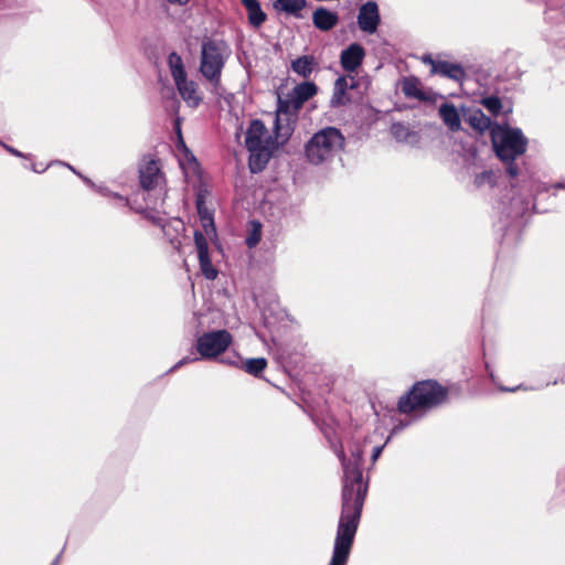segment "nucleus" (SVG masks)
<instances>
[{
    "label": "nucleus",
    "instance_id": "nucleus-8",
    "mask_svg": "<svg viewBox=\"0 0 565 565\" xmlns=\"http://www.w3.org/2000/svg\"><path fill=\"white\" fill-rule=\"evenodd\" d=\"M300 109L301 107H296V102L292 96L287 95L285 98L278 96L273 132L276 136H281L282 143H287L292 136L297 114Z\"/></svg>",
    "mask_w": 565,
    "mask_h": 565
},
{
    "label": "nucleus",
    "instance_id": "nucleus-12",
    "mask_svg": "<svg viewBox=\"0 0 565 565\" xmlns=\"http://www.w3.org/2000/svg\"><path fill=\"white\" fill-rule=\"evenodd\" d=\"M366 51L359 42H353L340 53V65L348 74L355 73L364 62Z\"/></svg>",
    "mask_w": 565,
    "mask_h": 565
},
{
    "label": "nucleus",
    "instance_id": "nucleus-25",
    "mask_svg": "<svg viewBox=\"0 0 565 565\" xmlns=\"http://www.w3.org/2000/svg\"><path fill=\"white\" fill-rule=\"evenodd\" d=\"M391 135L397 142L415 143L418 141V134L412 130L404 122H393L391 126Z\"/></svg>",
    "mask_w": 565,
    "mask_h": 565
},
{
    "label": "nucleus",
    "instance_id": "nucleus-4",
    "mask_svg": "<svg viewBox=\"0 0 565 565\" xmlns=\"http://www.w3.org/2000/svg\"><path fill=\"white\" fill-rule=\"evenodd\" d=\"M447 396L448 390L437 381H419L399 397L397 409L402 414H409L418 409H430L441 405Z\"/></svg>",
    "mask_w": 565,
    "mask_h": 565
},
{
    "label": "nucleus",
    "instance_id": "nucleus-38",
    "mask_svg": "<svg viewBox=\"0 0 565 565\" xmlns=\"http://www.w3.org/2000/svg\"><path fill=\"white\" fill-rule=\"evenodd\" d=\"M260 238H262V234H260V224L257 223V228H254L250 234L247 236L246 238V245L249 247V248H253L255 247L259 242H260Z\"/></svg>",
    "mask_w": 565,
    "mask_h": 565
},
{
    "label": "nucleus",
    "instance_id": "nucleus-17",
    "mask_svg": "<svg viewBox=\"0 0 565 565\" xmlns=\"http://www.w3.org/2000/svg\"><path fill=\"white\" fill-rule=\"evenodd\" d=\"M312 23L316 29L328 32L339 23V14L326 7H318L312 13Z\"/></svg>",
    "mask_w": 565,
    "mask_h": 565
},
{
    "label": "nucleus",
    "instance_id": "nucleus-11",
    "mask_svg": "<svg viewBox=\"0 0 565 565\" xmlns=\"http://www.w3.org/2000/svg\"><path fill=\"white\" fill-rule=\"evenodd\" d=\"M359 29L367 34H374L381 24V14L379 4L374 0L363 3L358 13Z\"/></svg>",
    "mask_w": 565,
    "mask_h": 565
},
{
    "label": "nucleus",
    "instance_id": "nucleus-16",
    "mask_svg": "<svg viewBox=\"0 0 565 565\" xmlns=\"http://www.w3.org/2000/svg\"><path fill=\"white\" fill-rule=\"evenodd\" d=\"M268 130L262 119H253L246 130L245 147L255 149V147L267 145Z\"/></svg>",
    "mask_w": 565,
    "mask_h": 565
},
{
    "label": "nucleus",
    "instance_id": "nucleus-45",
    "mask_svg": "<svg viewBox=\"0 0 565 565\" xmlns=\"http://www.w3.org/2000/svg\"><path fill=\"white\" fill-rule=\"evenodd\" d=\"M51 166H52L51 163H49L46 166L33 163V164H31V170L35 173H42Z\"/></svg>",
    "mask_w": 565,
    "mask_h": 565
},
{
    "label": "nucleus",
    "instance_id": "nucleus-24",
    "mask_svg": "<svg viewBox=\"0 0 565 565\" xmlns=\"http://www.w3.org/2000/svg\"><path fill=\"white\" fill-rule=\"evenodd\" d=\"M546 41L553 55L558 60H565V25L561 24L556 32L546 33Z\"/></svg>",
    "mask_w": 565,
    "mask_h": 565
},
{
    "label": "nucleus",
    "instance_id": "nucleus-36",
    "mask_svg": "<svg viewBox=\"0 0 565 565\" xmlns=\"http://www.w3.org/2000/svg\"><path fill=\"white\" fill-rule=\"evenodd\" d=\"M194 244L198 252V256L210 253L206 236L203 232L199 230L194 231Z\"/></svg>",
    "mask_w": 565,
    "mask_h": 565
},
{
    "label": "nucleus",
    "instance_id": "nucleus-9",
    "mask_svg": "<svg viewBox=\"0 0 565 565\" xmlns=\"http://www.w3.org/2000/svg\"><path fill=\"white\" fill-rule=\"evenodd\" d=\"M281 136H267V145L255 147V149H247L249 152L248 168L253 174L263 172L275 150L284 146Z\"/></svg>",
    "mask_w": 565,
    "mask_h": 565
},
{
    "label": "nucleus",
    "instance_id": "nucleus-7",
    "mask_svg": "<svg viewBox=\"0 0 565 565\" xmlns=\"http://www.w3.org/2000/svg\"><path fill=\"white\" fill-rule=\"evenodd\" d=\"M233 343V337L226 329L203 332L196 338L195 350L202 360H215Z\"/></svg>",
    "mask_w": 565,
    "mask_h": 565
},
{
    "label": "nucleus",
    "instance_id": "nucleus-34",
    "mask_svg": "<svg viewBox=\"0 0 565 565\" xmlns=\"http://www.w3.org/2000/svg\"><path fill=\"white\" fill-rule=\"evenodd\" d=\"M177 134H178V141H177V149L181 152H183L184 158L190 162L198 164V160L195 156L192 153V151L186 147L184 139L182 137L181 128L177 127Z\"/></svg>",
    "mask_w": 565,
    "mask_h": 565
},
{
    "label": "nucleus",
    "instance_id": "nucleus-6",
    "mask_svg": "<svg viewBox=\"0 0 565 565\" xmlns=\"http://www.w3.org/2000/svg\"><path fill=\"white\" fill-rule=\"evenodd\" d=\"M231 50L222 40L204 39L201 44L200 73L214 89L221 86L222 71Z\"/></svg>",
    "mask_w": 565,
    "mask_h": 565
},
{
    "label": "nucleus",
    "instance_id": "nucleus-51",
    "mask_svg": "<svg viewBox=\"0 0 565 565\" xmlns=\"http://www.w3.org/2000/svg\"><path fill=\"white\" fill-rule=\"evenodd\" d=\"M199 360H201V359H200V355H199V356H194V358H191V356H184V358H182V359H181V361H182L183 365H186V364L192 363V362H196V361H199Z\"/></svg>",
    "mask_w": 565,
    "mask_h": 565
},
{
    "label": "nucleus",
    "instance_id": "nucleus-30",
    "mask_svg": "<svg viewBox=\"0 0 565 565\" xmlns=\"http://www.w3.org/2000/svg\"><path fill=\"white\" fill-rule=\"evenodd\" d=\"M267 366V360L265 358H250L242 361L241 369L246 373L258 377Z\"/></svg>",
    "mask_w": 565,
    "mask_h": 565
},
{
    "label": "nucleus",
    "instance_id": "nucleus-37",
    "mask_svg": "<svg viewBox=\"0 0 565 565\" xmlns=\"http://www.w3.org/2000/svg\"><path fill=\"white\" fill-rule=\"evenodd\" d=\"M329 447L334 452L339 461H344V449L341 440L328 437Z\"/></svg>",
    "mask_w": 565,
    "mask_h": 565
},
{
    "label": "nucleus",
    "instance_id": "nucleus-47",
    "mask_svg": "<svg viewBox=\"0 0 565 565\" xmlns=\"http://www.w3.org/2000/svg\"><path fill=\"white\" fill-rule=\"evenodd\" d=\"M498 388L501 391V392H516L518 390H527L526 387H524L523 385H518V386H514V387H508V386H503V385H498Z\"/></svg>",
    "mask_w": 565,
    "mask_h": 565
},
{
    "label": "nucleus",
    "instance_id": "nucleus-55",
    "mask_svg": "<svg viewBox=\"0 0 565 565\" xmlns=\"http://www.w3.org/2000/svg\"><path fill=\"white\" fill-rule=\"evenodd\" d=\"M554 186L562 188V190H565V181L556 182V183H554Z\"/></svg>",
    "mask_w": 565,
    "mask_h": 565
},
{
    "label": "nucleus",
    "instance_id": "nucleus-23",
    "mask_svg": "<svg viewBox=\"0 0 565 565\" xmlns=\"http://www.w3.org/2000/svg\"><path fill=\"white\" fill-rule=\"evenodd\" d=\"M242 4L247 11L248 23L257 29L263 25L267 19V14L262 9L258 0H241Z\"/></svg>",
    "mask_w": 565,
    "mask_h": 565
},
{
    "label": "nucleus",
    "instance_id": "nucleus-48",
    "mask_svg": "<svg viewBox=\"0 0 565 565\" xmlns=\"http://www.w3.org/2000/svg\"><path fill=\"white\" fill-rule=\"evenodd\" d=\"M94 190H96L98 193H100L104 196H110L113 193L111 190H109L107 186H103V185H96V188Z\"/></svg>",
    "mask_w": 565,
    "mask_h": 565
},
{
    "label": "nucleus",
    "instance_id": "nucleus-31",
    "mask_svg": "<svg viewBox=\"0 0 565 565\" xmlns=\"http://www.w3.org/2000/svg\"><path fill=\"white\" fill-rule=\"evenodd\" d=\"M565 6V0H561L559 3L554 0L546 1V10L544 12V19L547 22L555 21L556 23H561L564 19V13L558 12V7Z\"/></svg>",
    "mask_w": 565,
    "mask_h": 565
},
{
    "label": "nucleus",
    "instance_id": "nucleus-50",
    "mask_svg": "<svg viewBox=\"0 0 565 565\" xmlns=\"http://www.w3.org/2000/svg\"><path fill=\"white\" fill-rule=\"evenodd\" d=\"M347 76H348V81H350L349 82V89L358 88V86H359L358 79H355V77L352 76L351 74H348Z\"/></svg>",
    "mask_w": 565,
    "mask_h": 565
},
{
    "label": "nucleus",
    "instance_id": "nucleus-56",
    "mask_svg": "<svg viewBox=\"0 0 565 565\" xmlns=\"http://www.w3.org/2000/svg\"><path fill=\"white\" fill-rule=\"evenodd\" d=\"M0 145L2 146V145H4V143L0 140Z\"/></svg>",
    "mask_w": 565,
    "mask_h": 565
},
{
    "label": "nucleus",
    "instance_id": "nucleus-52",
    "mask_svg": "<svg viewBox=\"0 0 565 565\" xmlns=\"http://www.w3.org/2000/svg\"><path fill=\"white\" fill-rule=\"evenodd\" d=\"M79 178L86 183L88 184L90 188L95 189L96 188V184L87 177H84L82 173L79 175Z\"/></svg>",
    "mask_w": 565,
    "mask_h": 565
},
{
    "label": "nucleus",
    "instance_id": "nucleus-18",
    "mask_svg": "<svg viewBox=\"0 0 565 565\" xmlns=\"http://www.w3.org/2000/svg\"><path fill=\"white\" fill-rule=\"evenodd\" d=\"M505 180L509 183V178L505 175L501 166L498 170L489 169L477 173L473 179V184L478 189L484 186L492 189L501 185Z\"/></svg>",
    "mask_w": 565,
    "mask_h": 565
},
{
    "label": "nucleus",
    "instance_id": "nucleus-20",
    "mask_svg": "<svg viewBox=\"0 0 565 565\" xmlns=\"http://www.w3.org/2000/svg\"><path fill=\"white\" fill-rule=\"evenodd\" d=\"M434 74L441 75L458 83H462L467 77V73L461 64L443 60L434 64Z\"/></svg>",
    "mask_w": 565,
    "mask_h": 565
},
{
    "label": "nucleus",
    "instance_id": "nucleus-2",
    "mask_svg": "<svg viewBox=\"0 0 565 565\" xmlns=\"http://www.w3.org/2000/svg\"><path fill=\"white\" fill-rule=\"evenodd\" d=\"M559 189L554 183L547 184L534 179L527 171L526 177L519 179L518 185L511 186L512 196L508 204L502 202L501 213L511 223H516L530 212L553 211L556 207V190Z\"/></svg>",
    "mask_w": 565,
    "mask_h": 565
},
{
    "label": "nucleus",
    "instance_id": "nucleus-39",
    "mask_svg": "<svg viewBox=\"0 0 565 565\" xmlns=\"http://www.w3.org/2000/svg\"><path fill=\"white\" fill-rule=\"evenodd\" d=\"M243 359L236 353L226 355L220 360L221 363L241 369Z\"/></svg>",
    "mask_w": 565,
    "mask_h": 565
},
{
    "label": "nucleus",
    "instance_id": "nucleus-41",
    "mask_svg": "<svg viewBox=\"0 0 565 565\" xmlns=\"http://www.w3.org/2000/svg\"><path fill=\"white\" fill-rule=\"evenodd\" d=\"M386 443L383 444V445H380V446H375L372 450V455H371V462H372V467L375 465V462L377 461V459L380 458V456L382 455L383 452V449L385 447Z\"/></svg>",
    "mask_w": 565,
    "mask_h": 565
},
{
    "label": "nucleus",
    "instance_id": "nucleus-10",
    "mask_svg": "<svg viewBox=\"0 0 565 565\" xmlns=\"http://www.w3.org/2000/svg\"><path fill=\"white\" fill-rule=\"evenodd\" d=\"M358 530L349 526L337 527L331 559L328 565H347Z\"/></svg>",
    "mask_w": 565,
    "mask_h": 565
},
{
    "label": "nucleus",
    "instance_id": "nucleus-32",
    "mask_svg": "<svg viewBox=\"0 0 565 565\" xmlns=\"http://www.w3.org/2000/svg\"><path fill=\"white\" fill-rule=\"evenodd\" d=\"M198 258H199L200 269H201L204 278L207 280L216 279L218 271L212 264L210 253L199 255Z\"/></svg>",
    "mask_w": 565,
    "mask_h": 565
},
{
    "label": "nucleus",
    "instance_id": "nucleus-43",
    "mask_svg": "<svg viewBox=\"0 0 565 565\" xmlns=\"http://www.w3.org/2000/svg\"><path fill=\"white\" fill-rule=\"evenodd\" d=\"M422 61L424 64L431 66L430 72H431V74H434V64H436L438 60H435L430 54H425V55H423Z\"/></svg>",
    "mask_w": 565,
    "mask_h": 565
},
{
    "label": "nucleus",
    "instance_id": "nucleus-40",
    "mask_svg": "<svg viewBox=\"0 0 565 565\" xmlns=\"http://www.w3.org/2000/svg\"><path fill=\"white\" fill-rule=\"evenodd\" d=\"M333 89L338 90H349V81L347 75H340L335 82Z\"/></svg>",
    "mask_w": 565,
    "mask_h": 565
},
{
    "label": "nucleus",
    "instance_id": "nucleus-49",
    "mask_svg": "<svg viewBox=\"0 0 565 565\" xmlns=\"http://www.w3.org/2000/svg\"><path fill=\"white\" fill-rule=\"evenodd\" d=\"M110 198H114L115 200H118L120 202L124 203V205H129V200L128 198H125L124 195L117 193V192H113Z\"/></svg>",
    "mask_w": 565,
    "mask_h": 565
},
{
    "label": "nucleus",
    "instance_id": "nucleus-13",
    "mask_svg": "<svg viewBox=\"0 0 565 565\" xmlns=\"http://www.w3.org/2000/svg\"><path fill=\"white\" fill-rule=\"evenodd\" d=\"M138 172L140 186L145 191L153 190L163 178L159 162L153 158L146 161L145 164L139 168Z\"/></svg>",
    "mask_w": 565,
    "mask_h": 565
},
{
    "label": "nucleus",
    "instance_id": "nucleus-5",
    "mask_svg": "<svg viewBox=\"0 0 565 565\" xmlns=\"http://www.w3.org/2000/svg\"><path fill=\"white\" fill-rule=\"evenodd\" d=\"M345 138L337 127H324L315 132L305 143V157L311 164L318 166L343 149Z\"/></svg>",
    "mask_w": 565,
    "mask_h": 565
},
{
    "label": "nucleus",
    "instance_id": "nucleus-1",
    "mask_svg": "<svg viewBox=\"0 0 565 565\" xmlns=\"http://www.w3.org/2000/svg\"><path fill=\"white\" fill-rule=\"evenodd\" d=\"M350 456L344 452L342 468L341 513L339 526L358 530L365 498L369 491V477H363L364 447L353 441L349 447Z\"/></svg>",
    "mask_w": 565,
    "mask_h": 565
},
{
    "label": "nucleus",
    "instance_id": "nucleus-19",
    "mask_svg": "<svg viewBox=\"0 0 565 565\" xmlns=\"http://www.w3.org/2000/svg\"><path fill=\"white\" fill-rule=\"evenodd\" d=\"M181 98L189 107L196 108L202 103V96L198 92V85L193 81H189L188 76L183 81L174 82Z\"/></svg>",
    "mask_w": 565,
    "mask_h": 565
},
{
    "label": "nucleus",
    "instance_id": "nucleus-14",
    "mask_svg": "<svg viewBox=\"0 0 565 565\" xmlns=\"http://www.w3.org/2000/svg\"><path fill=\"white\" fill-rule=\"evenodd\" d=\"M402 92L407 98H415L419 102L434 103L438 95L433 90H424L416 76H407L402 81Z\"/></svg>",
    "mask_w": 565,
    "mask_h": 565
},
{
    "label": "nucleus",
    "instance_id": "nucleus-29",
    "mask_svg": "<svg viewBox=\"0 0 565 565\" xmlns=\"http://www.w3.org/2000/svg\"><path fill=\"white\" fill-rule=\"evenodd\" d=\"M196 207L201 217L202 227L204 230L205 236H216V227L214 224L213 216L206 209H203V201L198 200Z\"/></svg>",
    "mask_w": 565,
    "mask_h": 565
},
{
    "label": "nucleus",
    "instance_id": "nucleus-46",
    "mask_svg": "<svg viewBox=\"0 0 565 565\" xmlns=\"http://www.w3.org/2000/svg\"><path fill=\"white\" fill-rule=\"evenodd\" d=\"M51 164H58V166H64L66 168H68L71 171H73L76 175H81V172H78L74 167H72L70 163H66L64 161H61V160H54L51 162Z\"/></svg>",
    "mask_w": 565,
    "mask_h": 565
},
{
    "label": "nucleus",
    "instance_id": "nucleus-22",
    "mask_svg": "<svg viewBox=\"0 0 565 565\" xmlns=\"http://www.w3.org/2000/svg\"><path fill=\"white\" fill-rule=\"evenodd\" d=\"M318 93V86L316 83L306 81L300 84H297L291 92L288 93V96H292L296 102V107H302V105L312 98Z\"/></svg>",
    "mask_w": 565,
    "mask_h": 565
},
{
    "label": "nucleus",
    "instance_id": "nucleus-33",
    "mask_svg": "<svg viewBox=\"0 0 565 565\" xmlns=\"http://www.w3.org/2000/svg\"><path fill=\"white\" fill-rule=\"evenodd\" d=\"M480 104L492 115L499 116L502 113L503 105L497 95L484 96L480 99Z\"/></svg>",
    "mask_w": 565,
    "mask_h": 565
},
{
    "label": "nucleus",
    "instance_id": "nucleus-3",
    "mask_svg": "<svg viewBox=\"0 0 565 565\" xmlns=\"http://www.w3.org/2000/svg\"><path fill=\"white\" fill-rule=\"evenodd\" d=\"M490 136L494 153L509 178V185H518L519 179L526 177L529 171L522 159L526 152L529 139L521 128L511 127L508 122H494Z\"/></svg>",
    "mask_w": 565,
    "mask_h": 565
},
{
    "label": "nucleus",
    "instance_id": "nucleus-53",
    "mask_svg": "<svg viewBox=\"0 0 565 565\" xmlns=\"http://www.w3.org/2000/svg\"><path fill=\"white\" fill-rule=\"evenodd\" d=\"M63 551H64V548L56 555V557L52 561V563L50 565H58L60 564Z\"/></svg>",
    "mask_w": 565,
    "mask_h": 565
},
{
    "label": "nucleus",
    "instance_id": "nucleus-28",
    "mask_svg": "<svg viewBox=\"0 0 565 565\" xmlns=\"http://www.w3.org/2000/svg\"><path fill=\"white\" fill-rule=\"evenodd\" d=\"M168 65L174 82L183 81V78L188 76L183 60L175 51H172L168 55Z\"/></svg>",
    "mask_w": 565,
    "mask_h": 565
},
{
    "label": "nucleus",
    "instance_id": "nucleus-26",
    "mask_svg": "<svg viewBox=\"0 0 565 565\" xmlns=\"http://www.w3.org/2000/svg\"><path fill=\"white\" fill-rule=\"evenodd\" d=\"M316 66V58L312 55H301L291 62V70L299 76L308 78Z\"/></svg>",
    "mask_w": 565,
    "mask_h": 565
},
{
    "label": "nucleus",
    "instance_id": "nucleus-54",
    "mask_svg": "<svg viewBox=\"0 0 565 565\" xmlns=\"http://www.w3.org/2000/svg\"><path fill=\"white\" fill-rule=\"evenodd\" d=\"M181 366H184L182 361L179 360L170 370L169 372H174L175 370L180 369Z\"/></svg>",
    "mask_w": 565,
    "mask_h": 565
},
{
    "label": "nucleus",
    "instance_id": "nucleus-44",
    "mask_svg": "<svg viewBox=\"0 0 565 565\" xmlns=\"http://www.w3.org/2000/svg\"><path fill=\"white\" fill-rule=\"evenodd\" d=\"M484 366H486L487 374H488L489 379L491 380V382H492L494 385H498V383H497V376H495V374H494L493 370L491 369L490 364H489L488 362H486Z\"/></svg>",
    "mask_w": 565,
    "mask_h": 565
},
{
    "label": "nucleus",
    "instance_id": "nucleus-42",
    "mask_svg": "<svg viewBox=\"0 0 565 565\" xmlns=\"http://www.w3.org/2000/svg\"><path fill=\"white\" fill-rule=\"evenodd\" d=\"M2 147L11 154L15 156V157H19V158H28L29 154H24L23 152H21L20 150L11 147V146H8V145H2Z\"/></svg>",
    "mask_w": 565,
    "mask_h": 565
},
{
    "label": "nucleus",
    "instance_id": "nucleus-15",
    "mask_svg": "<svg viewBox=\"0 0 565 565\" xmlns=\"http://www.w3.org/2000/svg\"><path fill=\"white\" fill-rule=\"evenodd\" d=\"M461 116L465 122H467L472 129L482 134L488 129H492L493 124L490 117H488L482 109L477 107H461Z\"/></svg>",
    "mask_w": 565,
    "mask_h": 565
},
{
    "label": "nucleus",
    "instance_id": "nucleus-27",
    "mask_svg": "<svg viewBox=\"0 0 565 565\" xmlns=\"http://www.w3.org/2000/svg\"><path fill=\"white\" fill-rule=\"evenodd\" d=\"M307 0H275L274 8L295 18H301Z\"/></svg>",
    "mask_w": 565,
    "mask_h": 565
},
{
    "label": "nucleus",
    "instance_id": "nucleus-35",
    "mask_svg": "<svg viewBox=\"0 0 565 565\" xmlns=\"http://www.w3.org/2000/svg\"><path fill=\"white\" fill-rule=\"evenodd\" d=\"M351 103V98L347 90L333 89L332 97L330 99V106L332 108L343 107Z\"/></svg>",
    "mask_w": 565,
    "mask_h": 565
},
{
    "label": "nucleus",
    "instance_id": "nucleus-21",
    "mask_svg": "<svg viewBox=\"0 0 565 565\" xmlns=\"http://www.w3.org/2000/svg\"><path fill=\"white\" fill-rule=\"evenodd\" d=\"M439 116L448 129L452 132L461 129V115L452 103H444L439 107Z\"/></svg>",
    "mask_w": 565,
    "mask_h": 565
}]
</instances>
